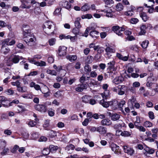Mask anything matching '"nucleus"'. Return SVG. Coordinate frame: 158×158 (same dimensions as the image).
Masks as SVG:
<instances>
[{"mask_svg":"<svg viewBox=\"0 0 158 158\" xmlns=\"http://www.w3.org/2000/svg\"><path fill=\"white\" fill-rule=\"evenodd\" d=\"M43 29L45 32L48 35L54 34L56 30L55 25L52 22L48 21L44 23Z\"/></svg>","mask_w":158,"mask_h":158,"instance_id":"1","label":"nucleus"},{"mask_svg":"<svg viewBox=\"0 0 158 158\" xmlns=\"http://www.w3.org/2000/svg\"><path fill=\"white\" fill-rule=\"evenodd\" d=\"M23 35L24 41L28 45L32 46L34 45L36 40L32 33L30 32L29 33H24Z\"/></svg>","mask_w":158,"mask_h":158,"instance_id":"2","label":"nucleus"},{"mask_svg":"<svg viewBox=\"0 0 158 158\" xmlns=\"http://www.w3.org/2000/svg\"><path fill=\"white\" fill-rule=\"evenodd\" d=\"M112 30L118 36L123 37L124 29L118 26H114L112 27Z\"/></svg>","mask_w":158,"mask_h":158,"instance_id":"3","label":"nucleus"},{"mask_svg":"<svg viewBox=\"0 0 158 158\" xmlns=\"http://www.w3.org/2000/svg\"><path fill=\"white\" fill-rule=\"evenodd\" d=\"M67 48L64 46H60L58 49V55L59 56H64L66 55Z\"/></svg>","mask_w":158,"mask_h":158,"instance_id":"4","label":"nucleus"},{"mask_svg":"<svg viewBox=\"0 0 158 158\" xmlns=\"http://www.w3.org/2000/svg\"><path fill=\"white\" fill-rule=\"evenodd\" d=\"M35 108L36 110L42 112H45L47 110L46 106L45 105L40 104L36 105L35 106Z\"/></svg>","mask_w":158,"mask_h":158,"instance_id":"5","label":"nucleus"},{"mask_svg":"<svg viewBox=\"0 0 158 158\" xmlns=\"http://www.w3.org/2000/svg\"><path fill=\"white\" fill-rule=\"evenodd\" d=\"M87 85L85 83H81L77 85V87L75 88V90L77 92H81L84 89H86Z\"/></svg>","mask_w":158,"mask_h":158,"instance_id":"6","label":"nucleus"},{"mask_svg":"<svg viewBox=\"0 0 158 158\" xmlns=\"http://www.w3.org/2000/svg\"><path fill=\"white\" fill-rule=\"evenodd\" d=\"M123 150L125 152L130 156L133 155L135 153V151L133 148L127 147V146L123 147Z\"/></svg>","mask_w":158,"mask_h":158,"instance_id":"7","label":"nucleus"},{"mask_svg":"<svg viewBox=\"0 0 158 158\" xmlns=\"http://www.w3.org/2000/svg\"><path fill=\"white\" fill-rule=\"evenodd\" d=\"M108 87V85L107 84H104L102 85L103 89L105 90L104 93V94L102 96L103 98L106 99L110 95L109 91L107 90Z\"/></svg>","mask_w":158,"mask_h":158,"instance_id":"8","label":"nucleus"},{"mask_svg":"<svg viewBox=\"0 0 158 158\" xmlns=\"http://www.w3.org/2000/svg\"><path fill=\"white\" fill-rule=\"evenodd\" d=\"M23 57L19 56L12 55L10 58L11 61L14 63H18L20 59H22Z\"/></svg>","mask_w":158,"mask_h":158,"instance_id":"9","label":"nucleus"},{"mask_svg":"<svg viewBox=\"0 0 158 158\" xmlns=\"http://www.w3.org/2000/svg\"><path fill=\"white\" fill-rule=\"evenodd\" d=\"M124 78L122 76H119L115 78L113 80V82L116 84L122 83L124 81Z\"/></svg>","mask_w":158,"mask_h":158,"instance_id":"10","label":"nucleus"},{"mask_svg":"<svg viewBox=\"0 0 158 158\" xmlns=\"http://www.w3.org/2000/svg\"><path fill=\"white\" fill-rule=\"evenodd\" d=\"M105 51L106 52V55L108 56L107 57L109 58L111 55H110V54L114 53V50L111 47L109 46H107L105 49Z\"/></svg>","mask_w":158,"mask_h":158,"instance_id":"11","label":"nucleus"},{"mask_svg":"<svg viewBox=\"0 0 158 158\" xmlns=\"http://www.w3.org/2000/svg\"><path fill=\"white\" fill-rule=\"evenodd\" d=\"M106 131L107 129L104 127L100 126L98 127L97 132L101 134H104L106 133Z\"/></svg>","mask_w":158,"mask_h":158,"instance_id":"12","label":"nucleus"},{"mask_svg":"<svg viewBox=\"0 0 158 158\" xmlns=\"http://www.w3.org/2000/svg\"><path fill=\"white\" fill-rule=\"evenodd\" d=\"M74 146L72 144H70L67 145L65 148V150L69 153H71L73 152L74 148Z\"/></svg>","mask_w":158,"mask_h":158,"instance_id":"13","label":"nucleus"},{"mask_svg":"<svg viewBox=\"0 0 158 158\" xmlns=\"http://www.w3.org/2000/svg\"><path fill=\"white\" fill-rule=\"evenodd\" d=\"M10 51L9 48L5 44H3L2 46L1 51L2 53L6 54H7Z\"/></svg>","mask_w":158,"mask_h":158,"instance_id":"14","label":"nucleus"},{"mask_svg":"<svg viewBox=\"0 0 158 158\" xmlns=\"http://www.w3.org/2000/svg\"><path fill=\"white\" fill-rule=\"evenodd\" d=\"M111 122L109 118H106L102 119L101 121V124L102 125H110L111 124Z\"/></svg>","mask_w":158,"mask_h":158,"instance_id":"15","label":"nucleus"},{"mask_svg":"<svg viewBox=\"0 0 158 158\" xmlns=\"http://www.w3.org/2000/svg\"><path fill=\"white\" fill-rule=\"evenodd\" d=\"M139 15L143 21L145 22L147 21L149 18V17L147 16L146 14L144 12H140Z\"/></svg>","mask_w":158,"mask_h":158,"instance_id":"16","label":"nucleus"},{"mask_svg":"<svg viewBox=\"0 0 158 158\" xmlns=\"http://www.w3.org/2000/svg\"><path fill=\"white\" fill-rule=\"evenodd\" d=\"M99 32L95 30H93L90 32L89 35L93 38H97Z\"/></svg>","mask_w":158,"mask_h":158,"instance_id":"17","label":"nucleus"},{"mask_svg":"<svg viewBox=\"0 0 158 158\" xmlns=\"http://www.w3.org/2000/svg\"><path fill=\"white\" fill-rule=\"evenodd\" d=\"M110 148L116 154L119 150V147L115 144H112L111 145Z\"/></svg>","mask_w":158,"mask_h":158,"instance_id":"18","label":"nucleus"},{"mask_svg":"<svg viewBox=\"0 0 158 158\" xmlns=\"http://www.w3.org/2000/svg\"><path fill=\"white\" fill-rule=\"evenodd\" d=\"M23 30L24 33H27L31 32L29 26L26 24H24L23 26Z\"/></svg>","mask_w":158,"mask_h":158,"instance_id":"19","label":"nucleus"},{"mask_svg":"<svg viewBox=\"0 0 158 158\" xmlns=\"http://www.w3.org/2000/svg\"><path fill=\"white\" fill-rule=\"evenodd\" d=\"M62 6L67 9L70 8L71 4L67 1H64L62 2Z\"/></svg>","mask_w":158,"mask_h":158,"instance_id":"20","label":"nucleus"},{"mask_svg":"<svg viewBox=\"0 0 158 158\" xmlns=\"http://www.w3.org/2000/svg\"><path fill=\"white\" fill-rule=\"evenodd\" d=\"M77 58V56L75 55H68L66 56V58L71 62L76 60Z\"/></svg>","mask_w":158,"mask_h":158,"instance_id":"21","label":"nucleus"},{"mask_svg":"<svg viewBox=\"0 0 158 158\" xmlns=\"http://www.w3.org/2000/svg\"><path fill=\"white\" fill-rule=\"evenodd\" d=\"M5 98V100L4 101H2L1 102V104L4 107L8 106H9V104L10 103V101L7 99V98L3 96Z\"/></svg>","mask_w":158,"mask_h":158,"instance_id":"22","label":"nucleus"},{"mask_svg":"<svg viewBox=\"0 0 158 158\" xmlns=\"http://www.w3.org/2000/svg\"><path fill=\"white\" fill-rule=\"evenodd\" d=\"M147 27L145 25H142L140 27V31L139 33L140 35H141L144 34L146 33L145 30Z\"/></svg>","mask_w":158,"mask_h":158,"instance_id":"23","label":"nucleus"},{"mask_svg":"<svg viewBox=\"0 0 158 158\" xmlns=\"http://www.w3.org/2000/svg\"><path fill=\"white\" fill-rule=\"evenodd\" d=\"M120 118V116L119 114L116 113H114L112 114L111 116V119L113 121H115L118 120Z\"/></svg>","mask_w":158,"mask_h":158,"instance_id":"24","label":"nucleus"},{"mask_svg":"<svg viewBox=\"0 0 158 158\" xmlns=\"http://www.w3.org/2000/svg\"><path fill=\"white\" fill-rule=\"evenodd\" d=\"M81 20V18H77L75 19L74 23L76 27H77L78 28H80L81 27V26L79 22Z\"/></svg>","mask_w":158,"mask_h":158,"instance_id":"25","label":"nucleus"},{"mask_svg":"<svg viewBox=\"0 0 158 158\" xmlns=\"http://www.w3.org/2000/svg\"><path fill=\"white\" fill-rule=\"evenodd\" d=\"M44 88L45 89H47L48 90L45 93V91L43 92L41 91L42 93L44 94V96L45 98H47L50 96L49 91L48 90V88L46 85L44 86Z\"/></svg>","mask_w":158,"mask_h":158,"instance_id":"26","label":"nucleus"},{"mask_svg":"<svg viewBox=\"0 0 158 158\" xmlns=\"http://www.w3.org/2000/svg\"><path fill=\"white\" fill-rule=\"evenodd\" d=\"M100 104L103 107L107 108L109 107V104L108 102H105L104 99L101 100L99 102Z\"/></svg>","mask_w":158,"mask_h":158,"instance_id":"27","label":"nucleus"},{"mask_svg":"<svg viewBox=\"0 0 158 158\" xmlns=\"http://www.w3.org/2000/svg\"><path fill=\"white\" fill-rule=\"evenodd\" d=\"M116 10L118 11H120L123 9V6L121 3L117 4L116 6Z\"/></svg>","mask_w":158,"mask_h":158,"instance_id":"28","label":"nucleus"},{"mask_svg":"<svg viewBox=\"0 0 158 158\" xmlns=\"http://www.w3.org/2000/svg\"><path fill=\"white\" fill-rule=\"evenodd\" d=\"M90 8L89 6L86 4L81 7V10L82 11H85L89 10Z\"/></svg>","mask_w":158,"mask_h":158,"instance_id":"29","label":"nucleus"},{"mask_svg":"<svg viewBox=\"0 0 158 158\" xmlns=\"http://www.w3.org/2000/svg\"><path fill=\"white\" fill-rule=\"evenodd\" d=\"M149 43L148 40H145L142 43L141 46L143 48H146L147 47Z\"/></svg>","mask_w":158,"mask_h":158,"instance_id":"30","label":"nucleus"},{"mask_svg":"<svg viewBox=\"0 0 158 158\" xmlns=\"http://www.w3.org/2000/svg\"><path fill=\"white\" fill-rule=\"evenodd\" d=\"M6 145V141L3 139H0V147L1 148H5Z\"/></svg>","mask_w":158,"mask_h":158,"instance_id":"31","label":"nucleus"},{"mask_svg":"<svg viewBox=\"0 0 158 158\" xmlns=\"http://www.w3.org/2000/svg\"><path fill=\"white\" fill-rule=\"evenodd\" d=\"M50 150L48 148H45L42 151V153L44 155H48L50 152Z\"/></svg>","mask_w":158,"mask_h":158,"instance_id":"32","label":"nucleus"},{"mask_svg":"<svg viewBox=\"0 0 158 158\" xmlns=\"http://www.w3.org/2000/svg\"><path fill=\"white\" fill-rule=\"evenodd\" d=\"M9 149L8 148H4L2 152H1L0 154L2 156L6 155L9 152Z\"/></svg>","mask_w":158,"mask_h":158,"instance_id":"33","label":"nucleus"},{"mask_svg":"<svg viewBox=\"0 0 158 158\" xmlns=\"http://www.w3.org/2000/svg\"><path fill=\"white\" fill-rule=\"evenodd\" d=\"M80 28H78L77 27H75L72 30V32L76 35H79V29Z\"/></svg>","mask_w":158,"mask_h":158,"instance_id":"34","label":"nucleus"},{"mask_svg":"<svg viewBox=\"0 0 158 158\" xmlns=\"http://www.w3.org/2000/svg\"><path fill=\"white\" fill-rule=\"evenodd\" d=\"M92 17V15L89 14H87L85 15H83L81 16V18L82 19H90Z\"/></svg>","mask_w":158,"mask_h":158,"instance_id":"35","label":"nucleus"},{"mask_svg":"<svg viewBox=\"0 0 158 158\" xmlns=\"http://www.w3.org/2000/svg\"><path fill=\"white\" fill-rule=\"evenodd\" d=\"M17 90L19 92L22 93L26 92L27 90L25 87H21L20 85L17 87Z\"/></svg>","mask_w":158,"mask_h":158,"instance_id":"36","label":"nucleus"},{"mask_svg":"<svg viewBox=\"0 0 158 158\" xmlns=\"http://www.w3.org/2000/svg\"><path fill=\"white\" fill-rule=\"evenodd\" d=\"M58 147L56 146L51 145L49 146V148L50 151H55L57 150Z\"/></svg>","mask_w":158,"mask_h":158,"instance_id":"37","label":"nucleus"},{"mask_svg":"<svg viewBox=\"0 0 158 158\" xmlns=\"http://www.w3.org/2000/svg\"><path fill=\"white\" fill-rule=\"evenodd\" d=\"M48 115L51 117L53 116L55 114V110L52 108H50L48 110Z\"/></svg>","mask_w":158,"mask_h":158,"instance_id":"38","label":"nucleus"},{"mask_svg":"<svg viewBox=\"0 0 158 158\" xmlns=\"http://www.w3.org/2000/svg\"><path fill=\"white\" fill-rule=\"evenodd\" d=\"M85 71L87 73L90 72L91 71V68L90 66L88 64L85 65L84 68Z\"/></svg>","mask_w":158,"mask_h":158,"instance_id":"39","label":"nucleus"},{"mask_svg":"<svg viewBox=\"0 0 158 158\" xmlns=\"http://www.w3.org/2000/svg\"><path fill=\"white\" fill-rule=\"evenodd\" d=\"M112 108L113 109H115L118 107V102L117 101H113Z\"/></svg>","mask_w":158,"mask_h":158,"instance_id":"40","label":"nucleus"},{"mask_svg":"<svg viewBox=\"0 0 158 158\" xmlns=\"http://www.w3.org/2000/svg\"><path fill=\"white\" fill-rule=\"evenodd\" d=\"M47 73L48 74L56 76V72L54 70H48L47 71Z\"/></svg>","mask_w":158,"mask_h":158,"instance_id":"41","label":"nucleus"},{"mask_svg":"<svg viewBox=\"0 0 158 158\" xmlns=\"http://www.w3.org/2000/svg\"><path fill=\"white\" fill-rule=\"evenodd\" d=\"M49 126V120H46L44 122L43 124V127L45 129V130H48L47 128Z\"/></svg>","mask_w":158,"mask_h":158,"instance_id":"42","label":"nucleus"},{"mask_svg":"<svg viewBox=\"0 0 158 158\" xmlns=\"http://www.w3.org/2000/svg\"><path fill=\"white\" fill-rule=\"evenodd\" d=\"M146 151L149 154H153L155 152V150L152 148H148L146 149Z\"/></svg>","mask_w":158,"mask_h":158,"instance_id":"43","label":"nucleus"},{"mask_svg":"<svg viewBox=\"0 0 158 158\" xmlns=\"http://www.w3.org/2000/svg\"><path fill=\"white\" fill-rule=\"evenodd\" d=\"M115 64V61L113 59L112 60L110 61L107 63V65L109 66L110 68H112L114 66Z\"/></svg>","mask_w":158,"mask_h":158,"instance_id":"44","label":"nucleus"},{"mask_svg":"<svg viewBox=\"0 0 158 158\" xmlns=\"http://www.w3.org/2000/svg\"><path fill=\"white\" fill-rule=\"evenodd\" d=\"M144 125L146 127H152V124L151 122L146 121L144 122Z\"/></svg>","mask_w":158,"mask_h":158,"instance_id":"45","label":"nucleus"},{"mask_svg":"<svg viewBox=\"0 0 158 158\" xmlns=\"http://www.w3.org/2000/svg\"><path fill=\"white\" fill-rule=\"evenodd\" d=\"M54 96L56 98H59L62 96L61 92L58 91L54 94Z\"/></svg>","mask_w":158,"mask_h":158,"instance_id":"46","label":"nucleus"},{"mask_svg":"<svg viewBox=\"0 0 158 158\" xmlns=\"http://www.w3.org/2000/svg\"><path fill=\"white\" fill-rule=\"evenodd\" d=\"M107 12L106 13V16L107 17H112L113 15L111 13L112 10L110 9H109L107 10Z\"/></svg>","mask_w":158,"mask_h":158,"instance_id":"47","label":"nucleus"},{"mask_svg":"<svg viewBox=\"0 0 158 158\" xmlns=\"http://www.w3.org/2000/svg\"><path fill=\"white\" fill-rule=\"evenodd\" d=\"M89 27H87L86 29L84 34H82L81 35L82 36H85L86 37H87V36L88 35V33H89Z\"/></svg>","mask_w":158,"mask_h":158,"instance_id":"48","label":"nucleus"},{"mask_svg":"<svg viewBox=\"0 0 158 158\" xmlns=\"http://www.w3.org/2000/svg\"><path fill=\"white\" fill-rule=\"evenodd\" d=\"M139 21V20L136 18H133L131 19L130 23L133 24H136Z\"/></svg>","mask_w":158,"mask_h":158,"instance_id":"49","label":"nucleus"},{"mask_svg":"<svg viewBox=\"0 0 158 158\" xmlns=\"http://www.w3.org/2000/svg\"><path fill=\"white\" fill-rule=\"evenodd\" d=\"M56 40L55 38H52L49 39L48 41L49 44L50 45H53L55 44Z\"/></svg>","mask_w":158,"mask_h":158,"instance_id":"50","label":"nucleus"},{"mask_svg":"<svg viewBox=\"0 0 158 158\" xmlns=\"http://www.w3.org/2000/svg\"><path fill=\"white\" fill-rule=\"evenodd\" d=\"M91 120L90 118H85L82 122V125L84 126H86L88 124L89 122Z\"/></svg>","mask_w":158,"mask_h":158,"instance_id":"51","label":"nucleus"},{"mask_svg":"<svg viewBox=\"0 0 158 158\" xmlns=\"http://www.w3.org/2000/svg\"><path fill=\"white\" fill-rule=\"evenodd\" d=\"M93 60V57L92 56H87L86 61L88 63H91Z\"/></svg>","mask_w":158,"mask_h":158,"instance_id":"52","label":"nucleus"},{"mask_svg":"<svg viewBox=\"0 0 158 158\" xmlns=\"http://www.w3.org/2000/svg\"><path fill=\"white\" fill-rule=\"evenodd\" d=\"M21 2H22V7L24 8V7L27 6V1L25 0H20Z\"/></svg>","mask_w":158,"mask_h":158,"instance_id":"53","label":"nucleus"},{"mask_svg":"<svg viewBox=\"0 0 158 158\" xmlns=\"http://www.w3.org/2000/svg\"><path fill=\"white\" fill-rule=\"evenodd\" d=\"M19 148V146L17 145H15L12 149L11 150V152L13 153H15L17 150Z\"/></svg>","mask_w":158,"mask_h":158,"instance_id":"54","label":"nucleus"},{"mask_svg":"<svg viewBox=\"0 0 158 158\" xmlns=\"http://www.w3.org/2000/svg\"><path fill=\"white\" fill-rule=\"evenodd\" d=\"M49 135L51 137L53 138L56 135V132L52 130H51L49 132Z\"/></svg>","mask_w":158,"mask_h":158,"instance_id":"55","label":"nucleus"},{"mask_svg":"<svg viewBox=\"0 0 158 158\" xmlns=\"http://www.w3.org/2000/svg\"><path fill=\"white\" fill-rule=\"evenodd\" d=\"M35 64L38 66H44L46 65V63L43 61H41L40 62H37L35 63Z\"/></svg>","mask_w":158,"mask_h":158,"instance_id":"56","label":"nucleus"},{"mask_svg":"<svg viewBox=\"0 0 158 158\" xmlns=\"http://www.w3.org/2000/svg\"><path fill=\"white\" fill-rule=\"evenodd\" d=\"M28 124L31 127H33L36 124V123L33 121H30Z\"/></svg>","mask_w":158,"mask_h":158,"instance_id":"57","label":"nucleus"},{"mask_svg":"<svg viewBox=\"0 0 158 158\" xmlns=\"http://www.w3.org/2000/svg\"><path fill=\"white\" fill-rule=\"evenodd\" d=\"M10 40L11 39L9 38L5 39L2 42V45L3 44H4L6 46H7V45H8L9 43Z\"/></svg>","mask_w":158,"mask_h":158,"instance_id":"58","label":"nucleus"},{"mask_svg":"<svg viewBox=\"0 0 158 158\" xmlns=\"http://www.w3.org/2000/svg\"><path fill=\"white\" fill-rule=\"evenodd\" d=\"M11 83L13 85H16L17 88L20 85V82L18 81H17L16 82H12Z\"/></svg>","mask_w":158,"mask_h":158,"instance_id":"59","label":"nucleus"},{"mask_svg":"<svg viewBox=\"0 0 158 158\" xmlns=\"http://www.w3.org/2000/svg\"><path fill=\"white\" fill-rule=\"evenodd\" d=\"M71 37L70 35L65 36L64 35H61L60 36V38L61 39H71Z\"/></svg>","mask_w":158,"mask_h":158,"instance_id":"60","label":"nucleus"},{"mask_svg":"<svg viewBox=\"0 0 158 158\" xmlns=\"http://www.w3.org/2000/svg\"><path fill=\"white\" fill-rule=\"evenodd\" d=\"M148 115L149 118L152 119H153L154 118V113L152 111H149L148 112Z\"/></svg>","mask_w":158,"mask_h":158,"instance_id":"61","label":"nucleus"},{"mask_svg":"<svg viewBox=\"0 0 158 158\" xmlns=\"http://www.w3.org/2000/svg\"><path fill=\"white\" fill-rule=\"evenodd\" d=\"M130 135V133L127 131H124L122 132V136H128Z\"/></svg>","mask_w":158,"mask_h":158,"instance_id":"62","label":"nucleus"},{"mask_svg":"<svg viewBox=\"0 0 158 158\" xmlns=\"http://www.w3.org/2000/svg\"><path fill=\"white\" fill-rule=\"evenodd\" d=\"M105 4L107 5L113 4L114 2L112 0H103Z\"/></svg>","mask_w":158,"mask_h":158,"instance_id":"63","label":"nucleus"},{"mask_svg":"<svg viewBox=\"0 0 158 158\" xmlns=\"http://www.w3.org/2000/svg\"><path fill=\"white\" fill-rule=\"evenodd\" d=\"M125 102L124 101H122L118 103V107L122 108L125 104Z\"/></svg>","mask_w":158,"mask_h":158,"instance_id":"64","label":"nucleus"}]
</instances>
